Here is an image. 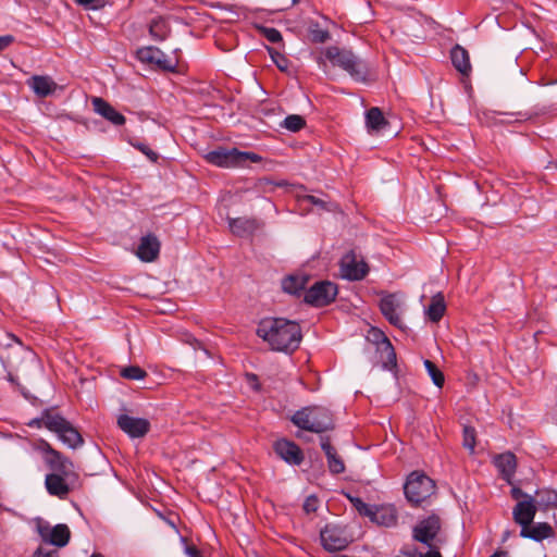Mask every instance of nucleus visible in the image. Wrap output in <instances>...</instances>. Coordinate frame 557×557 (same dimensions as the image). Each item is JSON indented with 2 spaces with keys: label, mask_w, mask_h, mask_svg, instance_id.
I'll return each mask as SVG.
<instances>
[{
  "label": "nucleus",
  "mask_w": 557,
  "mask_h": 557,
  "mask_svg": "<svg viewBox=\"0 0 557 557\" xmlns=\"http://www.w3.org/2000/svg\"><path fill=\"white\" fill-rule=\"evenodd\" d=\"M14 41L11 35L0 36V52L7 49Z\"/></svg>",
  "instance_id": "09e8293b"
},
{
  "label": "nucleus",
  "mask_w": 557,
  "mask_h": 557,
  "mask_svg": "<svg viewBox=\"0 0 557 557\" xmlns=\"http://www.w3.org/2000/svg\"><path fill=\"white\" fill-rule=\"evenodd\" d=\"M341 272L344 278L360 281L368 274L369 267L363 260L358 261L356 255L350 251L341 261Z\"/></svg>",
  "instance_id": "4468645a"
},
{
  "label": "nucleus",
  "mask_w": 557,
  "mask_h": 557,
  "mask_svg": "<svg viewBox=\"0 0 557 557\" xmlns=\"http://www.w3.org/2000/svg\"><path fill=\"white\" fill-rule=\"evenodd\" d=\"M494 465L499 471L502 478L509 484H512L511 480L517 469V458L510 453L499 454L494 458Z\"/></svg>",
  "instance_id": "aec40b11"
},
{
  "label": "nucleus",
  "mask_w": 557,
  "mask_h": 557,
  "mask_svg": "<svg viewBox=\"0 0 557 557\" xmlns=\"http://www.w3.org/2000/svg\"><path fill=\"white\" fill-rule=\"evenodd\" d=\"M290 420L299 429L313 433H322L334 428L331 411L320 406L302 408L296 411Z\"/></svg>",
  "instance_id": "20e7f679"
},
{
  "label": "nucleus",
  "mask_w": 557,
  "mask_h": 557,
  "mask_svg": "<svg viewBox=\"0 0 557 557\" xmlns=\"http://www.w3.org/2000/svg\"><path fill=\"white\" fill-rule=\"evenodd\" d=\"M534 502L540 508H555L557 507V493L549 490L539 491Z\"/></svg>",
  "instance_id": "473e14b6"
},
{
  "label": "nucleus",
  "mask_w": 557,
  "mask_h": 557,
  "mask_svg": "<svg viewBox=\"0 0 557 557\" xmlns=\"http://www.w3.org/2000/svg\"><path fill=\"white\" fill-rule=\"evenodd\" d=\"M304 200L313 205V206H318L320 207L321 209L323 210H327L330 211L331 208L329 207V203L326 201H324L323 199L321 198H318L315 196H312V195H307L304 197Z\"/></svg>",
  "instance_id": "a18cd8bd"
},
{
  "label": "nucleus",
  "mask_w": 557,
  "mask_h": 557,
  "mask_svg": "<svg viewBox=\"0 0 557 557\" xmlns=\"http://www.w3.org/2000/svg\"><path fill=\"white\" fill-rule=\"evenodd\" d=\"M321 543L329 552H337L346 548L350 542L343 528L335 524H326L322 529Z\"/></svg>",
  "instance_id": "9b49d317"
},
{
  "label": "nucleus",
  "mask_w": 557,
  "mask_h": 557,
  "mask_svg": "<svg viewBox=\"0 0 557 557\" xmlns=\"http://www.w3.org/2000/svg\"><path fill=\"white\" fill-rule=\"evenodd\" d=\"M310 38L315 44H324L330 39V33L326 29L319 27L318 24L310 27Z\"/></svg>",
  "instance_id": "4c0bfd02"
},
{
  "label": "nucleus",
  "mask_w": 557,
  "mask_h": 557,
  "mask_svg": "<svg viewBox=\"0 0 557 557\" xmlns=\"http://www.w3.org/2000/svg\"><path fill=\"white\" fill-rule=\"evenodd\" d=\"M428 547L430 548V550L428 553L422 554V553L414 552L413 554H411V557H442L436 544H433L432 546H428Z\"/></svg>",
  "instance_id": "de8ad7c7"
},
{
  "label": "nucleus",
  "mask_w": 557,
  "mask_h": 557,
  "mask_svg": "<svg viewBox=\"0 0 557 557\" xmlns=\"http://www.w3.org/2000/svg\"><path fill=\"white\" fill-rule=\"evenodd\" d=\"M120 375L126 380L139 381L147 376V372L138 366H128L120 371Z\"/></svg>",
  "instance_id": "e433bc0d"
},
{
  "label": "nucleus",
  "mask_w": 557,
  "mask_h": 557,
  "mask_svg": "<svg viewBox=\"0 0 557 557\" xmlns=\"http://www.w3.org/2000/svg\"><path fill=\"white\" fill-rule=\"evenodd\" d=\"M354 508L364 517H369L372 513V507L366 504L361 498L359 497H349Z\"/></svg>",
  "instance_id": "a19ab883"
},
{
  "label": "nucleus",
  "mask_w": 557,
  "mask_h": 557,
  "mask_svg": "<svg viewBox=\"0 0 557 557\" xmlns=\"http://www.w3.org/2000/svg\"><path fill=\"white\" fill-rule=\"evenodd\" d=\"M90 557H103V556L99 553H94Z\"/></svg>",
  "instance_id": "5fc2aeb1"
},
{
  "label": "nucleus",
  "mask_w": 557,
  "mask_h": 557,
  "mask_svg": "<svg viewBox=\"0 0 557 557\" xmlns=\"http://www.w3.org/2000/svg\"><path fill=\"white\" fill-rule=\"evenodd\" d=\"M160 251V242L154 235H147L140 239L137 256L140 260L151 262L157 259Z\"/></svg>",
  "instance_id": "5701e85b"
},
{
  "label": "nucleus",
  "mask_w": 557,
  "mask_h": 557,
  "mask_svg": "<svg viewBox=\"0 0 557 557\" xmlns=\"http://www.w3.org/2000/svg\"><path fill=\"white\" fill-rule=\"evenodd\" d=\"M424 367L431 376L435 386L442 388L445 383V376L437 366L429 359L424 360Z\"/></svg>",
  "instance_id": "72a5a7b5"
},
{
  "label": "nucleus",
  "mask_w": 557,
  "mask_h": 557,
  "mask_svg": "<svg viewBox=\"0 0 557 557\" xmlns=\"http://www.w3.org/2000/svg\"><path fill=\"white\" fill-rule=\"evenodd\" d=\"M370 519L380 525L392 527L397 522V510L392 505L375 507L372 509Z\"/></svg>",
  "instance_id": "bb28decb"
},
{
  "label": "nucleus",
  "mask_w": 557,
  "mask_h": 557,
  "mask_svg": "<svg viewBox=\"0 0 557 557\" xmlns=\"http://www.w3.org/2000/svg\"><path fill=\"white\" fill-rule=\"evenodd\" d=\"M29 426L41 428L45 426L49 431L55 433L60 441L71 448H76L84 443L81 433L53 409H46L42 411L40 418L33 419Z\"/></svg>",
  "instance_id": "f03ea898"
},
{
  "label": "nucleus",
  "mask_w": 557,
  "mask_h": 557,
  "mask_svg": "<svg viewBox=\"0 0 557 557\" xmlns=\"http://www.w3.org/2000/svg\"><path fill=\"white\" fill-rule=\"evenodd\" d=\"M332 557H347L346 555H334Z\"/></svg>",
  "instance_id": "6e6d98bb"
},
{
  "label": "nucleus",
  "mask_w": 557,
  "mask_h": 557,
  "mask_svg": "<svg viewBox=\"0 0 557 557\" xmlns=\"http://www.w3.org/2000/svg\"><path fill=\"white\" fill-rule=\"evenodd\" d=\"M182 542L184 543V552L188 557H203L194 544H188L186 537H182Z\"/></svg>",
  "instance_id": "c03bdc74"
},
{
  "label": "nucleus",
  "mask_w": 557,
  "mask_h": 557,
  "mask_svg": "<svg viewBox=\"0 0 557 557\" xmlns=\"http://www.w3.org/2000/svg\"><path fill=\"white\" fill-rule=\"evenodd\" d=\"M59 554L57 550L46 552L44 548L39 547L35 553L34 557H58Z\"/></svg>",
  "instance_id": "8fccbe9b"
},
{
  "label": "nucleus",
  "mask_w": 557,
  "mask_h": 557,
  "mask_svg": "<svg viewBox=\"0 0 557 557\" xmlns=\"http://www.w3.org/2000/svg\"><path fill=\"white\" fill-rule=\"evenodd\" d=\"M537 506L532 497L518 502L512 511L513 520L521 529L525 528L533 522Z\"/></svg>",
  "instance_id": "a211bd4d"
},
{
  "label": "nucleus",
  "mask_w": 557,
  "mask_h": 557,
  "mask_svg": "<svg viewBox=\"0 0 557 557\" xmlns=\"http://www.w3.org/2000/svg\"><path fill=\"white\" fill-rule=\"evenodd\" d=\"M318 507H319V499L315 495L308 496L305 499V503L302 506L304 510L307 513L315 512L318 510Z\"/></svg>",
  "instance_id": "37998d69"
},
{
  "label": "nucleus",
  "mask_w": 557,
  "mask_h": 557,
  "mask_svg": "<svg viewBox=\"0 0 557 557\" xmlns=\"http://www.w3.org/2000/svg\"><path fill=\"white\" fill-rule=\"evenodd\" d=\"M554 535V530L547 522H540L536 524H529L525 528H522L520 531V536L525 539H531L534 541H543Z\"/></svg>",
  "instance_id": "cd10ccee"
},
{
  "label": "nucleus",
  "mask_w": 557,
  "mask_h": 557,
  "mask_svg": "<svg viewBox=\"0 0 557 557\" xmlns=\"http://www.w3.org/2000/svg\"><path fill=\"white\" fill-rule=\"evenodd\" d=\"M37 531L41 540L57 547H64L71 539V531L66 524L50 527L49 523H39Z\"/></svg>",
  "instance_id": "f8f14e48"
},
{
  "label": "nucleus",
  "mask_w": 557,
  "mask_h": 557,
  "mask_svg": "<svg viewBox=\"0 0 557 557\" xmlns=\"http://www.w3.org/2000/svg\"><path fill=\"white\" fill-rule=\"evenodd\" d=\"M306 125V121L301 115L290 114L285 117L282 126L290 132H299Z\"/></svg>",
  "instance_id": "c9c22d12"
},
{
  "label": "nucleus",
  "mask_w": 557,
  "mask_h": 557,
  "mask_svg": "<svg viewBox=\"0 0 557 557\" xmlns=\"http://www.w3.org/2000/svg\"><path fill=\"white\" fill-rule=\"evenodd\" d=\"M117 426L132 438L144 437L150 430V422L144 418H135L128 414H120Z\"/></svg>",
  "instance_id": "2eb2a0df"
},
{
  "label": "nucleus",
  "mask_w": 557,
  "mask_h": 557,
  "mask_svg": "<svg viewBox=\"0 0 557 557\" xmlns=\"http://www.w3.org/2000/svg\"><path fill=\"white\" fill-rule=\"evenodd\" d=\"M380 341L376 344V350L381 355V361L383 363L384 369L392 370L396 367V352L395 349L389 342V339L381 332H375Z\"/></svg>",
  "instance_id": "b1692460"
},
{
  "label": "nucleus",
  "mask_w": 557,
  "mask_h": 557,
  "mask_svg": "<svg viewBox=\"0 0 557 557\" xmlns=\"http://www.w3.org/2000/svg\"><path fill=\"white\" fill-rule=\"evenodd\" d=\"M231 232L236 236H249L261 227V223L253 218H236L228 220Z\"/></svg>",
  "instance_id": "412c9836"
},
{
  "label": "nucleus",
  "mask_w": 557,
  "mask_h": 557,
  "mask_svg": "<svg viewBox=\"0 0 557 557\" xmlns=\"http://www.w3.org/2000/svg\"><path fill=\"white\" fill-rule=\"evenodd\" d=\"M274 451L286 462L290 465H300L304 460V454L299 446L288 440H278L274 443Z\"/></svg>",
  "instance_id": "f3484780"
},
{
  "label": "nucleus",
  "mask_w": 557,
  "mask_h": 557,
  "mask_svg": "<svg viewBox=\"0 0 557 557\" xmlns=\"http://www.w3.org/2000/svg\"><path fill=\"white\" fill-rule=\"evenodd\" d=\"M205 159L208 163L219 168H244L248 163H258L262 157L250 151H240L237 148L227 149L219 147L209 151Z\"/></svg>",
  "instance_id": "39448f33"
},
{
  "label": "nucleus",
  "mask_w": 557,
  "mask_h": 557,
  "mask_svg": "<svg viewBox=\"0 0 557 557\" xmlns=\"http://www.w3.org/2000/svg\"><path fill=\"white\" fill-rule=\"evenodd\" d=\"M406 498L413 506H418L435 493L434 481L420 472H412L404 486Z\"/></svg>",
  "instance_id": "0eeeda50"
},
{
  "label": "nucleus",
  "mask_w": 557,
  "mask_h": 557,
  "mask_svg": "<svg viewBox=\"0 0 557 557\" xmlns=\"http://www.w3.org/2000/svg\"><path fill=\"white\" fill-rule=\"evenodd\" d=\"M309 277L305 274H292L282 280V289L290 295L299 296L305 290Z\"/></svg>",
  "instance_id": "c85d7f7f"
},
{
  "label": "nucleus",
  "mask_w": 557,
  "mask_h": 557,
  "mask_svg": "<svg viewBox=\"0 0 557 557\" xmlns=\"http://www.w3.org/2000/svg\"><path fill=\"white\" fill-rule=\"evenodd\" d=\"M476 445V432L475 429L469 425H465L462 430V446L470 453L474 451Z\"/></svg>",
  "instance_id": "f704fd0d"
},
{
  "label": "nucleus",
  "mask_w": 557,
  "mask_h": 557,
  "mask_svg": "<svg viewBox=\"0 0 557 557\" xmlns=\"http://www.w3.org/2000/svg\"><path fill=\"white\" fill-rule=\"evenodd\" d=\"M259 30L263 35V37L272 44H277L283 40L280 30H277L274 27L261 26L259 27Z\"/></svg>",
  "instance_id": "ea45409f"
},
{
  "label": "nucleus",
  "mask_w": 557,
  "mask_h": 557,
  "mask_svg": "<svg viewBox=\"0 0 557 557\" xmlns=\"http://www.w3.org/2000/svg\"><path fill=\"white\" fill-rule=\"evenodd\" d=\"M137 59L146 64L152 65L158 70L174 72L177 62L170 59L163 51L157 47H143L136 52Z\"/></svg>",
  "instance_id": "1a4fd4ad"
},
{
  "label": "nucleus",
  "mask_w": 557,
  "mask_h": 557,
  "mask_svg": "<svg viewBox=\"0 0 557 557\" xmlns=\"http://www.w3.org/2000/svg\"><path fill=\"white\" fill-rule=\"evenodd\" d=\"M135 147L141 151L145 156L148 157V159L152 162H156L159 158L158 153L156 151H153L152 149H150L147 145L145 144H137L135 145Z\"/></svg>",
  "instance_id": "49530a36"
},
{
  "label": "nucleus",
  "mask_w": 557,
  "mask_h": 557,
  "mask_svg": "<svg viewBox=\"0 0 557 557\" xmlns=\"http://www.w3.org/2000/svg\"><path fill=\"white\" fill-rule=\"evenodd\" d=\"M511 535V532L510 531H505L504 534H503V542H506Z\"/></svg>",
  "instance_id": "864d4df0"
},
{
  "label": "nucleus",
  "mask_w": 557,
  "mask_h": 557,
  "mask_svg": "<svg viewBox=\"0 0 557 557\" xmlns=\"http://www.w3.org/2000/svg\"><path fill=\"white\" fill-rule=\"evenodd\" d=\"M337 293L336 284L330 281H320L307 289L305 301L317 308L325 307L335 300Z\"/></svg>",
  "instance_id": "6e6552de"
},
{
  "label": "nucleus",
  "mask_w": 557,
  "mask_h": 557,
  "mask_svg": "<svg viewBox=\"0 0 557 557\" xmlns=\"http://www.w3.org/2000/svg\"><path fill=\"white\" fill-rule=\"evenodd\" d=\"M36 450L44 455L46 466L50 470H61L64 468L67 457L54 449L47 441L40 440L35 445Z\"/></svg>",
  "instance_id": "dca6fc26"
},
{
  "label": "nucleus",
  "mask_w": 557,
  "mask_h": 557,
  "mask_svg": "<svg viewBox=\"0 0 557 557\" xmlns=\"http://www.w3.org/2000/svg\"><path fill=\"white\" fill-rule=\"evenodd\" d=\"M511 497L513 499L518 500V499H520L522 497H528L529 498L530 496H528L521 488L513 486L511 488Z\"/></svg>",
  "instance_id": "3c124183"
},
{
  "label": "nucleus",
  "mask_w": 557,
  "mask_h": 557,
  "mask_svg": "<svg viewBox=\"0 0 557 557\" xmlns=\"http://www.w3.org/2000/svg\"><path fill=\"white\" fill-rule=\"evenodd\" d=\"M27 84L33 91L41 98L53 94L58 87L57 83L51 77L45 75H34L27 81Z\"/></svg>",
  "instance_id": "a878e982"
},
{
  "label": "nucleus",
  "mask_w": 557,
  "mask_h": 557,
  "mask_svg": "<svg viewBox=\"0 0 557 557\" xmlns=\"http://www.w3.org/2000/svg\"><path fill=\"white\" fill-rule=\"evenodd\" d=\"M87 10H100L110 3V0H74Z\"/></svg>",
  "instance_id": "79ce46f5"
},
{
  "label": "nucleus",
  "mask_w": 557,
  "mask_h": 557,
  "mask_svg": "<svg viewBox=\"0 0 557 557\" xmlns=\"http://www.w3.org/2000/svg\"><path fill=\"white\" fill-rule=\"evenodd\" d=\"M446 311L444 296L440 293L432 297L431 302L426 309V315L430 321L438 322Z\"/></svg>",
  "instance_id": "7c9ffc66"
},
{
  "label": "nucleus",
  "mask_w": 557,
  "mask_h": 557,
  "mask_svg": "<svg viewBox=\"0 0 557 557\" xmlns=\"http://www.w3.org/2000/svg\"><path fill=\"white\" fill-rule=\"evenodd\" d=\"M76 479L77 474L73 470V463L70 459H66L63 469L51 470V473L46 475L45 486L51 496H55L60 499H66L72 490L71 485Z\"/></svg>",
  "instance_id": "423d86ee"
},
{
  "label": "nucleus",
  "mask_w": 557,
  "mask_h": 557,
  "mask_svg": "<svg viewBox=\"0 0 557 557\" xmlns=\"http://www.w3.org/2000/svg\"><path fill=\"white\" fill-rule=\"evenodd\" d=\"M506 552H503V550H497L495 552L492 556L490 557H505L506 556Z\"/></svg>",
  "instance_id": "603ef678"
},
{
  "label": "nucleus",
  "mask_w": 557,
  "mask_h": 557,
  "mask_svg": "<svg viewBox=\"0 0 557 557\" xmlns=\"http://www.w3.org/2000/svg\"><path fill=\"white\" fill-rule=\"evenodd\" d=\"M450 59L454 67L463 76H469L472 66L470 63V57L467 49L460 45H455L450 50Z\"/></svg>",
  "instance_id": "393cba45"
},
{
  "label": "nucleus",
  "mask_w": 557,
  "mask_h": 557,
  "mask_svg": "<svg viewBox=\"0 0 557 557\" xmlns=\"http://www.w3.org/2000/svg\"><path fill=\"white\" fill-rule=\"evenodd\" d=\"M298 0H293L294 3H296Z\"/></svg>",
  "instance_id": "4d7b16f0"
},
{
  "label": "nucleus",
  "mask_w": 557,
  "mask_h": 557,
  "mask_svg": "<svg viewBox=\"0 0 557 557\" xmlns=\"http://www.w3.org/2000/svg\"><path fill=\"white\" fill-rule=\"evenodd\" d=\"M324 55L333 65L347 72L356 82H366L369 76L368 64L355 54L351 50L330 46L325 49Z\"/></svg>",
  "instance_id": "7ed1b4c3"
},
{
  "label": "nucleus",
  "mask_w": 557,
  "mask_h": 557,
  "mask_svg": "<svg viewBox=\"0 0 557 557\" xmlns=\"http://www.w3.org/2000/svg\"><path fill=\"white\" fill-rule=\"evenodd\" d=\"M94 111L101 115L113 125L121 126L125 124V116L117 112L108 101L100 97H94L91 100Z\"/></svg>",
  "instance_id": "6ab92c4d"
},
{
  "label": "nucleus",
  "mask_w": 557,
  "mask_h": 557,
  "mask_svg": "<svg viewBox=\"0 0 557 557\" xmlns=\"http://www.w3.org/2000/svg\"><path fill=\"white\" fill-rule=\"evenodd\" d=\"M149 33L156 40H164L170 33V27L164 18L157 17L151 21Z\"/></svg>",
  "instance_id": "2f4dec72"
},
{
  "label": "nucleus",
  "mask_w": 557,
  "mask_h": 557,
  "mask_svg": "<svg viewBox=\"0 0 557 557\" xmlns=\"http://www.w3.org/2000/svg\"><path fill=\"white\" fill-rule=\"evenodd\" d=\"M380 310L384 318L394 326L403 329L400 313L403 311V301L397 294H387L380 300Z\"/></svg>",
  "instance_id": "ddd939ff"
},
{
  "label": "nucleus",
  "mask_w": 557,
  "mask_h": 557,
  "mask_svg": "<svg viewBox=\"0 0 557 557\" xmlns=\"http://www.w3.org/2000/svg\"><path fill=\"white\" fill-rule=\"evenodd\" d=\"M268 51H269L273 62L277 66V69L280 71H282V72L287 71L288 63H289L287 58L284 54H282L281 52H278L275 49H273V48H268Z\"/></svg>",
  "instance_id": "58836bf2"
},
{
  "label": "nucleus",
  "mask_w": 557,
  "mask_h": 557,
  "mask_svg": "<svg viewBox=\"0 0 557 557\" xmlns=\"http://www.w3.org/2000/svg\"><path fill=\"white\" fill-rule=\"evenodd\" d=\"M366 124L371 133H379L388 126V121L384 117L380 108L373 107L366 113Z\"/></svg>",
  "instance_id": "c756f323"
},
{
  "label": "nucleus",
  "mask_w": 557,
  "mask_h": 557,
  "mask_svg": "<svg viewBox=\"0 0 557 557\" xmlns=\"http://www.w3.org/2000/svg\"><path fill=\"white\" fill-rule=\"evenodd\" d=\"M256 333L272 350L287 355L294 354L302 341L300 324L285 318H263Z\"/></svg>",
  "instance_id": "f257e3e1"
},
{
  "label": "nucleus",
  "mask_w": 557,
  "mask_h": 557,
  "mask_svg": "<svg viewBox=\"0 0 557 557\" xmlns=\"http://www.w3.org/2000/svg\"><path fill=\"white\" fill-rule=\"evenodd\" d=\"M442 522L438 516L431 515L422 519L413 528L412 537L426 546H432L437 541Z\"/></svg>",
  "instance_id": "9d476101"
},
{
  "label": "nucleus",
  "mask_w": 557,
  "mask_h": 557,
  "mask_svg": "<svg viewBox=\"0 0 557 557\" xmlns=\"http://www.w3.org/2000/svg\"><path fill=\"white\" fill-rule=\"evenodd\" d=\"M321 448L323 449L326 456L327 467L331 473H343L345 471L344 460L337 454L335 447L331 444L330 437L326 436L321 438Z\"/></svg>",
  "instance_id": "4be33fe9"
}]
</instances>
